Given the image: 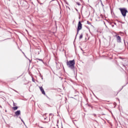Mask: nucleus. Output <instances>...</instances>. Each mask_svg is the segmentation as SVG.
<instances>
[{
  "label": "nucleus",
  "instance_id": "nucleus-12",
  "mask_svg": "<svg viewBox=\"0 0 128 128\" xmlns=\"http://www.w3.org/2000/svg\"><path fill=\"white\" fill-rule=\"evenodd\" d=\"M50 116H52V114H50Z\"/></svg>",
  "mask_w": 128,
  "mask_h": 128
},
{
  "label": "nucleus",
  "instance_id": "nucleus-3",
  "mask_svg": "<svg viewBox=\"0 0 128 128\" xmlns=\"http://www.w3.org/2000/svg\"><path fill=\"white\" fill-rule=\"evenodd\" d=\"M82 28V22L80 21L78 22V28H77V34H78V32Z\"/></svg>",
  "mask_w": 128,
  "mask_h": 128
},
{
  "label": "nucleus",
  "instance_id": "nucleus-8",
  "mask_svg": "<svg viewBox=\"0 0 128 128\" xmlns=\"http://www.w3.org/2000/svg\"><path fill=\"white\" fill-rule=\"evenodd\" d=\"M18 106H15V107L12 108V109L13 110H18Z\"/></svg>",
  "mask_w": 128,
  "mask_h": 128
},
{
  "label": "nucleus",
  "instance_id": "nucleus-9",
  "mask_svg": "<svg viewBox=\"0 0 128 128\" xmlns=\"http://www.w3.org/2000/svg\"><path fill=\"white\" fill-rule=\"evenodd\" d=\"M83 36H84V35L82 34L80 36V40H82V38Z\"/></svg>",
  "mask_w": 128,
  "mask_h": 128
},
{
  "label": "nucleus",
  "instance_id": "nucleus-11",
  "mask_svg": "<svg viewBox=\"0 0 128 128\" xmlns=\"http://www.w3.org/2000/svg\"><path fill=\"white\" fill-rule=\"evenodd\" d=\"M46 118H44V120H46Z\"/></svg>",
  "mask_w": 128,
  "mask_h": 128
},
{
  "label": "nucleus",
  "instance_id": "nucleus-5",
  "mask_svg": "<svg viewBox=\"0 0 128 128\" xmlns=\"http://www.w3.org/2000/svg\"><path fill=\"white\" fill-rule=\"evenodd\" d=\"M116 40H117L118 42H122V38H120V36L116 35Z\"/></svg>",
  "mask_w": 128,
  "mask_h": 128
},
{
  "label": "nucleus",
  "instance_id": "nucleus-1",
  "mask_svg": "<svg viewBox=\"0 0 128 128\" xmlns=\"http://www.w3.org/2000/svg\"><path fill=\"white\" fill-rule=\"evenodd\" d=\"M66 64L68 68H70L72 69L74 68V64H76V61L74 60L68 61L66 62Z\"/></svg>",
  "mask_w": 128,
  "mask_h": 128
},
{
  "label": "nucleus",
  "instance_id": "nucleus-6",
  "mask_svg": "<svg viewBox=\"0 0 128 128\" xmlns=\"http://www.w3.org/2000/svg\"><path fill=\"white\" fill-rule=\"evenodd\" d=\"M40 90H41L42 94L46 95V92H44V88H42V87H39Z\"/></svg>",
  "mask_w": 128,
  "mask_h": 128
},
{
  "label": "nucleus",
  "instance_id": "nucleus-10",
  "mask_svg": "<svg viewBox=\"0 0 128 128\" xmlns=\"http://www.w3.org/2000/svg\"><path fill=\"white\" fill-rule=\"evenodd\" d=\"M102 8H104V4H102Z\"/></svg>",
  "mask_w": 128,
  "mask_h": 128
},
{
  "label": "nucleus",
  "instance_id": "nucleus-2",
  "mask_svg": "<svg viewBox=\"0 0 128 128\" xmlns=\"http://www.w3.org/2000/svg\"><path fill=\"white\" fill-rule=\"evenodd\" d=\"M122 16L124 18H126V13L128 12V10L126 8H119Z\"/></svg>",
  "mask_w": 128,
  "mask_h": 128
},
{
  "label": "nucleus",
  "instance_id": "nucleus-7",
  "mask_svg": "<svg viewBox=\"0 0 128 128\" xmlns=\"http://www.w3.org/2000/svg\"><path fill=\"white\" fill-rule=\"evenodd\" d=\"M20 114V110H18L15 112V115L16 116H18Z\"/></svg>",
  "mask_w": 128,
  "mask_h": 128
},
{
  "label": "nucleus",
  "instance_id": "nucleus-4",
  "mask_svg": "<svg viewBox=\"0 0 128 128\" xmlns=\"http://www.w3.org/2000/svg\"><path fill=\"white\" fill-rule=\"evenodd\" d=\"M18 77H15V78H11L10 80V82H14V80H18Z\"/></svg>",
  "mask_w": 128,
  "mask_h": 128
}]
</instances>
